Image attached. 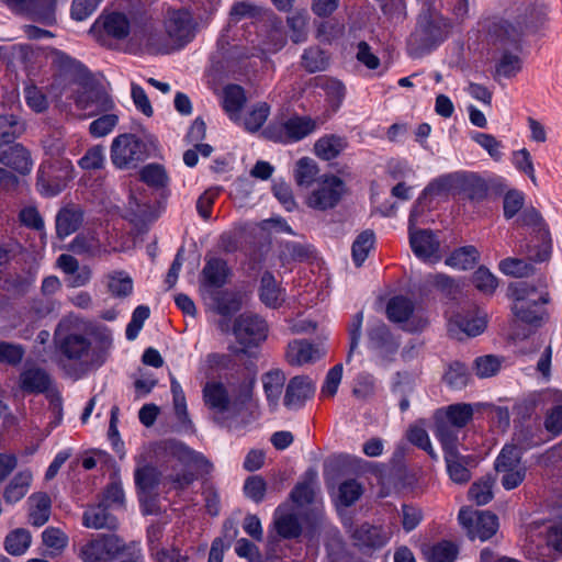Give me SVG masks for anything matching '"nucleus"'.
I'll use <instances>...</instances> for the list:
<instances>
[{"instance_id": "obj_41", "label": "nucleus", "mask_w": 562, "mask_h": 562, "mask_svg": "<svg viewBox=\"0 0 562 562\" xmlns=\"http://www.w3.org/2000/svg\"><path fill=\"white\" fill-rule=\"evenodd\" d=\"M24 130V123L15 115H0V144L12 143Z\"/></svg>"}, {"instance_id": "obj_6", "label": "nucleus", "mask_w": 562, "mask_h": 562, "mask_svg": "<svg viewBox=\"0 0 562 562\" xmlns=\"http://www.w3.org/2000/svg\"><path fill=\"white\" fill-rule=\"evenodd\" d=\"M72 100L76 106L85 112V117L95 116L114 108V102L104 87L93 80L80 85Z\"/></svg>"}, {"instance_id": "obj_11", "label": "nucleus", "mask_w": 562, "mask_h": 562, "mask_svg": "<svg viewBox=\"0 0 562 562\" xmlns=\"http://www.w3.org/2000/svg\"><path fill=\"white\" fill-rule=\"evenodd\" d=\"M472 416L471 404L459 403L448 406L437 419L436 438L440 441V430L443 427L450 436L456 438V443H460L461 428L471 420Z\"/></svg>"}, {"instance_id": "obj_49", "label": "nucleus", "mask_w": 562, "mask_h": 562, "mask_svg": "<svg viewBox=\"0 0 562 562\" xmlns=\"http://www.w3.org/2000/svg\"><path fill=\"white\" fill-rule=\"evenodd\" d=\"M262 9L250 2L239 1L232 5L229 11V22L237 24L243 20H256L261 16Z\"/></svg>"}, {"instance_id": "obj_3", "label": "nucleus", "mask_w": 562, "mask_h": 562, "mask_svg": "<svg viewBox=\"0 0 562 562\" xmlns=\"http://www.w3.org/2000/svg\"><path fill=\"white\" fill-rule=\"evenodd\" d=\"M95 346L89 337L80 333H69L59 340L60 353L71 361H79L89 367H100L104 363L106 351L112 345V335L108 328H97L92 331Z\"/></svg>"}, {"instance_id": "obj_56", "label": "nucleus", "mask_w": 562, "mask_h": 562, "mask_svg": "<svg viewBox=\"0 0 562 562\" xmlns=\"http://www.w3.org/2000/svg\"><path fill=\"white\" fill-rule=\"evenodd\" d=\"M318 172L316 162L307 157L297 160L294 177L300 186H308Z\"/></svg>"}, {"instance_id": "obj_50", "label": "nucleus", "mask_w": 562, "mask_h": 562, "mask_svg": "<svg viewBox=\"0 0 562 562\" xmlns=\"http://www.w3.org/2000/svg\"><path fill=\"white\" fill-rule=\"evenodd\" d=\"M262 384L270 405L273 409H277L281 395V375L279 370L267 372L262 376Z\"/></svg>"}, {"instance_id": "obj_57", "label": "nucleus", "mask_w": 562, "mask_h": 562, "mask_svg": "<svg viewBox=\"0 0 562 562\" xmlns=\"http://www.w3.org/2000/svg\"><path fill=\"white\" fill-rule=\"evenodd\" d=\"M140 179L148 186L161 188L168 182L165 168L158 164H149L140 170Z\"/></svg>"}, {"instance_id": "obj_4", "label": "nucleus", "mask_w": 562, "mask_h": 562, "mask_svg": "<svg viewBox=\"0 0 562 562\" xmlns=\"http://www.w3.org/2000/svg\"><path fill=\"white\" fill-rule=\"evenodd\" d=\"M513 299V313L517 321L531 326H539L546 315L548 292L544 286L537 288L527 282H515L509 286Z\"/></svg>"}, {"instance_id": "obj_30", "label": "nucleus", "mask_w": 562, "mask_h": 562, "mask_svg": "<svg viewBox=\"0 0 562 562\" xmlns=\"http://www.w3.org/2000/svg\"><path fill=\"white\" fill-rule=\"evenodd\" d=\"M318 124L307 116H296L283 124V142H299L316 131Z\"/></svg>"}, {"instance_id": "obj_64", "label": "nucleus", "mask_w": 562, "mask_h": 562, "mask_svg": "<svg viewBox=\"0 0 562 562\" xmlns=\"http://www.w3.org/2000/svg\"><path fill=\"white\" fill-rule=\"evenodd\" d=\"M101 536L85 544L80 550V557L85 562H108L105 550L102 548Z\"/></svg>"}, {"instance_id": "obj_46", "label": "nucleus", "mask_w": 562, "mask_h": 562, "mask_svg": "<svg viewBox=\"0 0 562 562\" xmlns=\"http://www.w3.org/2000/svg\"><path fill=\"white\" fill-rule=\"evenodd\" d=\"M369 337L371 347L381 353L384 351L393 352L397 347V344L390 339L387 329L382 323L376 324L370 329Z\"/></svg>"}, {"instance_id": "obj_32", "label": "nucleus", "mask_w": 562, "mask_h": 562, "mask_svg": "<svg viewBox=\"0 0 562 562\" xmlns=\"http://www.w3.org/2000/svg\"><path fill=\"white\" fill-rule=\"evenodd\" d=\"M68 250L91 258L102 252V244L94 232L81 233L68 245Z\"/></svg>"}, {"instance_id": "obj_22", "label": "nucleus", "mask_w": 562, "mask_h": 562, "mask_svg": "<svg viewBox=\"0 0 562 562\" xmlns=\"http://www.w3.org/2000/svg\"><path fill=\"white\" fill-rule=\"evenodd\" d=\"M518 223L521 226L532 227L533 232L539 234V238L543 243V249L540 254L536 255V259L539 261L546 260L550 254V234L541 215L535 209H528L518 218Z\"/></svg>"}, {"instance_id": "obj_2", "label": "nucleus", "mask_w": 562, "mask_h": 562, "mask_svg": "<svg viewBox=\"0 0 562 562\" xmlns=\"http://www.w3.org/2000/svg\"><path fill=\"white\" fill-rule=\"evenodd\" d=\"M469 15V0H438L419 14L417 26L409 37V44L417 49H430L442 42L454 25Z\"/></svg>"}, {"instance_id": "obj_14", "label": "nucleus", "mask_w": 562, "mask_h": 562, "mask_svg": "<svg viewBox=\"0 0 562 562\" xmlns=\"http://www.w3.org/2000/svg\"><path fill=\"white\" fill-rule=\"evenodd\" d=\"M233 333L239 344L244 346L256 345L266 338L267 324L258 315L243 313L235 319Z\"/></svg>"}, {"instance_id": "obj_51", "label": "nucleus", "mask_w": 562, "mask_h": 562, "mask_svg": "<svg viewBox=\"0 0 562 562\" xmlns=\"http://www.w3.org/2000/svg\"><path fill=\"white\" fill-rule=\"evenodd\" d=\"M363 493L362 485L356 480L342 482L338 487L337 501L341 506H350L356 503Z\"/></svg>"}, {"instance_id": "obj_52", "label": "nucleus", "mask_w": 562, "mask_h": 562, "mask_svg": "<svg viewBox=\"0 0 562 562\" xmlns=\"http://www.w3.org/2000/svg\"><path fill=\"white\" fill-rule=\"evenodd\" d=\"M108 289L114 296L125 297L133 291V281L123 271L113 272L108 276Z\"/></svg>"}, {"instance_id": "obj_40", "label": "nucleus", "mask_w": 562, "mask_h": 562, "mask_svg": "<svg viewBox=\"0 0 562 562\" xmlns=\"http://www.w3.org/2000/svg\"><path fill=\"white\" fill-rule=\"evenodd\" d=\"M42 540L52 559L56 558L68 543L66 533L55 527L46 528L42 533Z\"/></svg>"}, {"instance_id": "obj_60", "label": "nucleus", "mask_w": 562, "mask_h": 562, "mask_svg": "<svg viewBox=\"0 0 562 562\" xmlns=\"http://www.w3.org/2000/svg\"><path fill=\"white\" fill-rule=\"evenodd\" d=\"M117 122L119 117L116 114L105 112L90 123L89 132L93 137H103L113 131Z\"/></svg>"}, {"instance_id": "obj_29", "label": "nucleus", "mask_w": 562, "mask_h": 562, "mask_svg": "<svg viewBox=\"0 0 562 562\" xmlns=\"http://www.w3.org/2000/svg\"><path fill=\"white\" fill-rule=\"evenodd\" d=\"M347 147L346 137L327 134L315 142L314 154L323 160H331L338 157Z\"/></svg>"}, {"instance_id": "obj_25", "label": "nucleus", "mask_w": 562, "mask_h": 562, "mask_svg": "<svg viewBox=\"0 0 562 562\" xmlns=\"http://www.w3.org/2000/svg\"><path fill=\"white\" fill-rule=\"evenodd\" d=\"M69 180V171L63 170V175H55L52 166L40 171L37 178V187L42 194L54 196L60 193L67 186Z\"/></svg>"}, {"instance_id": "obj_1", "label": "nucleus", "mask_w": 562, "mask_h": 562, "mask_svg": "<svg viewBox=\"0 0 562 562\" xmlns=\"http://www.w3.org/2000/svg\"><path fill=\"white\" fill-rule=\"evenodd\" d=\"M544 22V15L533 5H525L509 18L494 23L490 30L493 44L502 49L496 64V74L505 78L515 77L522 69V60L517 53L508 52L507 47L518 49L522 37L536 32Z\"/></svg>"}, {"instance_id": "obj_59", "label": "nucleus", "mask_w": 562, "mask_h": 562, "mask_svg": "<svg viewBox=\"0 0 562 562\" xmlns=\"http://www.w3.org/2000/svg\"><path fill=\"white\" fill-rule=\"evenodd\" d=\"M512 162L518 171L524 172L533 183H537L533 161L530 153L526 148L514 150L512 154Z\"/></svg>"}, {"instance_id": "obj_9", "label": "nucleus", "mask_w": 562, "mask_h": 562, "mask_svg": "<svg viewBox=\"0 0 562 562\" xmlns=\"http://www.w3.org/2000/svg\"><path fill=\"white\" fill-rule=\"evenodd\" d=\"M459 521L467 529L470 538L482 541L490 539L498 529V520L490 512L462 508L459 513Z\"/></svg>"}, {"instance_id": "obj_8", "label": "nucleus", "mask_w": 562, "mask_h": 562, "mask_svg": "<svg viewBox=\"0 0 562 562\" xmlns=\"http://www.w3.org/2000/svg\"><path fill=\"white\" fill-rule=\"evenodd\" d=\"M418 216V205H416L409 216V244L416 257L423 261H438L439 241L436 236L427 229H416Z\"/></svg>"}, {"instance_id": "obj_24", "label": "nucleus", "mask_w": 562, "mask_h": 562, "mask_svg": "<svg viewBox=\"0 0 562 562\" xmlns=\"http://www.w3.org/2000/svg\"><path fill=\"white\" fill-rule=\"evenodd\" d=\"M110 506L102 502L90 506L83 513V525L87 528L93 529H115L117 527V519L110 513Z\"/></svg>"}, {"instance_id": "obj_61", "label": "nucleus", "mask_w": 562, "mask_h": 562, "mask_svg": "<svg viewBox=\"0 0 562 562\" xmlns=\"http://www.w3.org/2000/svg\"><path fill=\"white\" fill-rule=\"evenodd\" d=\"M493 482L491 479H483L472 484L469 490V497L477 505H485L493 498Z\"/></svg>"}, {"instance_id": "obj_38", "label": "nucleus", "mask_w": 562, "mask_h": 562, "mask_svg": "<svg viewBox=\"0 0 562 562\" xmlns=\"http://www.w3.org/2000/svg\"><path fill=\"white\" fill-rule=\"evenodd\" d=\"M548 546L562 555V504L553 507L547 528Z\"/></svg>"}, {"instance_id": "obj_55", "label": "nucleus", "mask_w": 562, "mask_h": 562, "mask_svg": "<svg viewBox=\"0 0 562 562\" xmlns=\"http://www.w3.org/2000/svg\"><path fill=\"white\" fill-rule=\"evenodd\" d=\"M501 475V482L505 490H514L519 486L526 477L527 469L525 465L495 469Z\"/></svg>"}, {"instance_id": "obj_28", "label": "nucleus", "mask_w": 562, "mask_h": 562, "mask_svg": "<svg viewBox=\"0 0 562 562\" xmlns=\"http://www.w3.org/2000/svg\"><path fill=\"white\" fill-rule=\"evenodd\" d=\"M229 277V268L225 260L220 258L209 259L202 270V283L205 286L220 289L224 286Z\"/></svg>"}, {"instance_id": "obj_7", "label": "nucleus", "mask_w": 562, "mask_h": 562, "mask_svg": "<svg viewBox=\"0 0 562 562\" xmlns=\"http://www.w3.org/2000/svg\"><path fill=\"white\" fill-rule=\"evenodd\" d=\"M346 192L344 181L334 176H322L315 189L307 198V205L316 210H327L334 207Z\"/></svg>"}, {"instance_id": "obj_34", "label": "nucleus", "mask_w": 562, "mask_h": 562, "mask_svg": "<svg viewBox=\"0 0 562 562\" xmlns=\"http://www.w3.org/2000/svg\"><path fill=\"white\" fill-rule=\"evenodd\" d=\"M83 221L79 210L61 209L56 216V234L60 239L79 229Z\"/></svg>"}, {"instance_id": "obj_33", "label": "nucleus", "mask_w": 562, "mask_h": 562, "mask_svg": "<svg viewBox=\"0 0 562 562\" xmlns=\"http://www.w3.org/2000/svg\"><path fill=\"white\" fill-rule=\"evenodd\" d=\"M49 384V375L40 368L27 369L20 375V387L26 393H43Z\"/></svg>"}, {"instance_id": "obj_44", "label": "nucleus", "mask_w": 562, "mask_h": 562, "mask_svg": "<svg viewBox=\"0 0 562 562\" xmlns=\"http://www.w3.org/2000/svg\"><path fill=\"white\" fill-rule=\"evenodd\" d=\"M477 258V250L473 246H465L451 254L446 263L454 269L467 270L475 265Z\"/></svg>"}, {"instance_id": "obj_39", "label": "nucleus", "mask_w": 562, "mask_h": 562, "mask_svg": "<svg viewBox=\"0 0 562 562\" xmlns=\"http://www.w3.org/2000/svg\"><path fill=\"white\" fill-rule=\"evenodd\" d=\"M471 139L482 147L492 160L499 162L504 157V145L494 135L473 132L471 133Z\"/></svg>"}, {"instance_id": "obj_18", "label": "nucleus", "mask_w": 562, "mask_h": 562, "mask_svg": "<svg viewBox=\"0 0 562 562\" xmlns=\"http://www.w3.org/2000/svg\"><path fill=\"white\" fill-rule=\"evenodd\" d=\"M160 449L164 451L168 461H178L184 468H203L211 465L202 454L196 453L188 446L177 440L161 442Z\"/></svg>"}, {"instance_id": "obj_45", "label": "nucleus", "mask_w": 562, "mask_h": 562, "mask_svg": "<svg viewBox=\"0 0 562 562\" xmlns=\"http://www.w3.org/2000/svg\"><path fill=\"white\" fill-rule=\"evenodd\" d=\"M31 533L29 530L19 528L11 531L4 541L5 550L12 555H21L31 544Z\"/></svg>"}, {"instance_id": "obj_13", "label": "nucleus", "mask_w": 562, "mask_h": 562, "mask_svg": "<svg viewBox=\"0 0 562 562\" xmlns=\"http://www.w3.org/2000/svg\"><path fill=\"white\" fill-rule=\"evenodd\" d=\"M130 21L125 14L112 12L100 16L91 26L90 34L102 45H106V37L123 40L130 34Z\"/></svg>"}, {"instance_id": "obj_17", "label": "nucleus", "mask_w": 562, "mask_h": 562, "mask_svg": "<svg viewBox=\"0 0 562 562\" xmlns=\"http://www.w3.org/2000/svg\"><path fill=\"white\" fill-rule=\"evenodd\" d=\"M103 544L108 561L120 560V562H136L140 558L139 543L131 541L125 543L115 535H102Z\"/></svg>"}, {"instance_id": "obj_23", "label": "nucleus", "mask_w": 562, "mask_h": 562, "mask_svg": "<svg viewBox=\"0 0 562 562\" xmlns=\"http://www.w3.org/2000/svg\"><path fill=\"white\" fill-rule=\"evenodd\" d=\"M204 404L216 413H225L231 408V397L222 382H206L203 387Z\"/></svg>"}, {"instance_id": "obj_10", "label": "nucleus", "mask_w": 562, "mask_h": 562, "mask_svg": "<svg viewBox=\"0 0 562 562\" xmlns=\"http://www.w3.org/2000/svg\"><path fill=\"white\" fill-rule=\"evenodd\" d=\"M440 443L450 479L458 484L467 483L471 477L467 468L468 458L459 453L460 443H456V438L450 436L443 427L440 430Z\"/></svg>"}, {"instance_id": "obj_20", "label": "nucleus", "mask_w": 562, "mask_h": 562, "mask_svg": "<svg viewBox=\"0 0 562 562\" xmlns=\"http://www.w3.org/2000/svg\"><path fill=\"white\" fill-rule=\"evenodd\" d=\"M314 393V384L308 376L297 375L290 380L285 392V405L301 407Z\"/></svg>"}, {"instance_id": "obj_19", "label": "nucleus", "mask_w": 562, "mask_h": 562, "mask_svg": "<svg viewBox=\"0 0 562 562\" xmlns=\"http://www.w3.org/2000/svg\"><path fill=\"white\" fill-rule=\"evenodd\" d=\"M56 266L66 274L70 276L67 280L68 286L81 288L87 285L92 277V270L89 266H79V261L71 255L63 254L57 258Z\"/></svg>"}, {"instance_id": "obj_53", "label": "nucleus", "mask_w": 562, "mask_h": 562, "mask_svg": "<svg viewBox=\"0 0 562 562\" xmlns=\"http://www.w3.org/2000/svg\"><path fill=\"white\" fill-rule=\"evenodd\" d=\"M470 380L468 369L464 364L454 362L447 369L443 381L454 390H461L467 386Z\"/></svg>"}, {"instance_id": "obj_5", "label": "nucleus", "mask_w": 562, "mask_h": 562, "mask_svg": "<svg viewBox=\"0 0 562 562\" xmlns=\"http://www.w3.org/2000/svg\"><path fill=\"white\" fill-rule=\"evenodd\" d=\"M147 157V145L134 134H121L111 144V161L119 169L136 168Z\"/></svg>"}, {"instance_id": "obj_37", "label": "nucleus", "mask_w": 562, "mask_h": 562, "mask_svg": "<svg viewBox=\"0 0 562 562\" xmlns=\"http://www.w3.org/2000/svg\"><path fill=\"white\" fill-rule=\"evenodd\" d=\"M137 488L144 493H151L160 482V472L150 464L138 465L134 473Z\"/></svg>"}, {"instance_id": "obj_36", "label": "nucleus", "mask_w": 562, "mask_h": 562, "mask_svg": "<svg viewBox=\"0 0 562 562\" xmlns=\"http://www.w3.org/2000/svg\"><path fill=\"white\" fill-rule=\"evenodd\" d=\"M527 448V446L520 442L519 437L516 436L513 442L505 445L501 450L495 461V469L524 465L521 463V454Z\"/></svg>"}, {"instance_id": "obj_42", "label": "nucleus", "mask_w": 562, "mask_h": 562, "mask_svg": "<svg viewBox=\"0 0 562 562\" xmlns=\"http://www.w3.org/2000/svg\"><path fill=\"white\" fill-rule=\"evenodd\" d=\"M286 22L291 40L303 42L307 35L308 13L305 10L294 11L288 15Z\"/></svg>"}, {"instance_id": "obj_35", "label": "nucleus", "mask_w": 562, "mask_h": 562, "mask_svg": "<svg viewBox=\"0 0 562 562\" xmlns=\"http://www.w3.org/2000/svg\"><path fill=\"white\" fill-rule=\"evenodd\" d=\"M424 558L429 562H453L458 558V547L449 541L437 544H425L422 548Z\"/></svg>"}, {"instance_id": "obj_43", "label": "nucleus", "mask_w": 562, "mask_h": 562, "mask_svg": "<svg viewBox=\"0 0 562 562\" xmlns=\"http://www.w3.org/2000/svg\"><path fill=\"white\" fill-rule=\"evenodd\" d=\"M245 102V92L240 86L229 85L224 89L223 105L232 119L237 116Z\"/></svg>"}, {"instance_id": "obj_48", "label": "nucleus", "mask_w": 562, "mask_h": 562, "mask_svg": "<svg viewBox=\"0 0 562 562\" xmlns=\"http://www.w3.org/2000/svg\"><path fill=\"white\" fill-rule=\"evenodd\" d=\"M56 0H30L26 14L34 20L50 23L54 20Z\"/></svg>"}, {"instance_id": "obj_16", "label": "nucleus", "mask_w": 562, "mask_h": 562, "mask_svg": "<svg viewBox=\"0 0 562 562\" xmlns=\"http://www.w3.org/2000/svg\"><path fill=\"white\" fill-rule=\"evenodd\" d=\"M325 353L326 350L319 342L295 339L288 344L285 357L291 366L302 367L318 361Z\"/></svg>"}, {"instance_id": "obj_31", "label": "nucleus", "mask_w": 562, "mask_h": 562, "mask_svg": "<svg viewBox=\"0 0 562 562\" xmlns=\"http://www.w3.org/2000/svg\"><path fill=\"white\" fill-rule=\"evenodd\" d=\"M33 480L32 472L23 470L18 472L5 486L3 498L8 504H14L21 501L31 487Z\"/></svg>"}, {"instance_id": "obj_27", "label": "nucleus", "mask_w": 562, "mask_h": 562, "mask_svg": "<svg viewBox=\"0 0 562 562\" xmlns=\"http://www.w3.org/2000/svg\"><path fill=\"white\" fill-rule=\"evenodd\" d=\"M0 164L22 175L30 172L32 167L30 153L20 144H15L5 149L0 148Z\"/></svg>"}, {"instance_id": "obj_26", "label": "nucleus", "mask_w": 562, "mask_h": 562, "mask_svg": "<svg viewBox=\"0 0 562 562\" xmlns=\"http://www.w3.org/2000/svg\"><path fill=\"white\" fill-rule=\"evenodd\" d=\"M27 504L30 524L34 527L44 526L50 517V497L44 492H37L29 497Z\"/></svg>"}, {"instance_id": "obj_58", "label": "nucleus", "mask_w": 562, "mask_h": 562, "mask_svg": "<svg viewBox=\"0 0 562 562\" xmlns=\"http://www.w3.org/2000/svg\"><path fill=\"white\" fill-rule=\"evenodd\" d=\"M216 312L228 316L240 310V300L235 293L217 292L214 296Z\"/></svg>"}, {"instance_id": "obj_21", "label": "nucleus", "mask_w": 562, "mask_h": 562, "mask_svg": "<svg viewBox=\"0 0 562 562\" xmlns=\"http://www.w3.org/2000/svg\"><path fill=\"white\" fill-rule=\"evenodd\" d=\"M486 327V316L483 313L475 315H456L449 319V331L458 336V330L467 336H477L484 331Z\"/></svg>"}, {"instance_id": "obj_47", "label": "nucleus", "mask_w": 562, "mask_h": 562, "mask_svg": "<svg viewBox=\"0 0 562 562\" xmlns=\"http://www.w3.org/2000/svg\"><path fill=\"white\" fill-rule=\"evenodd\" d=\"M374 234L371 231L362 232L352 244V259L357 266H361L374 245Z\"/></svg>"}, {"instance_id": "obj_62", "label": "nucleus", "mask_w": 562, "mask_h": 562, "mask_svg": "<svg viewBox=\"0 0 562 562\" xmlns=\"http://www.w3.org/2000/svg\"><path fill=\"white\" fill-rule=\"evenodd\" d=\"M302 63L307 71L317 72L324 70L328 61L323 50L313 47L305 50Z\"/></svg>"}, {"instance_id": "obj_54", "label": "nucleus", "mask_w": 562, "mask_h": 562, "mask_svg": "<svg viewBox=\"0 0 562 562\" xmlns=\"http://www.w3.org/2000/svg\"><path fill=\"white\" fill-rule=\"evenodd\" d=\"M260 286V299L267 305L271 307L278 306L279 293L277 281L270 272H265L261 277Z\"/></svg>"}, {"instance_id": "obj_12", "label": "nucleus", "mask_w": 562, "mask_h": 562, "mask_svg": "<svg viewBox=\"0 0 562 562\" xmlns=\"http://www.w3.org/2000/svg\"><path fill=\"white\" fill-rule=\"evenodd\" d=\"M165 29L169 38L178 47H182L195 34V25L192 15L184 9L168 10L165 18Z\"/></svg>"}, {"instance_id": "obj_15", "label": "nucleus", "mask_w": 562, "mask_h": 562, "mask_svg": "<svg viewBox=\"0 0 562 562\" xmlns=\"http://www.w3.org/2000/svg\"><path fill=\"white\" fill-rule=\"evenodd\" d=\"M390 321L403 324L408 331L422 330L427 325V319L414 314L413 304L403 296L393 297L386 307Z\"/></svg>"}, {"instance_id": "obj_63", "label": "nucleus", "mask_w": 562, "mask_h": 562, "mask_svg": "<svg viewBox=\"0 0 562 562\" xmlns=\"http://www.w3.org/2000/svg\"><path fill=\"white\" fill-rule=\"evenodd\" d=\"M78 164L83 170L101 169L104 165V148L101 145L89 148Z\"/></svg>"}]
</instances>
